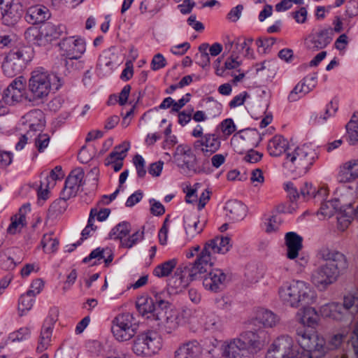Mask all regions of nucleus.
I'll return each instance as SVG.
<instances>
[{"instance_id": "nucleus-49", "label": "nucleus", "mask_w": 358, "mask_h": 358, "mask_svg": "<svg viewBox=\"0 0 358 358\" xmlns=\"http://www.w3.org/2000/svg\"><path fill=\"white\" fill-rule=\"evenodd\" d=\"M208 43H203L199 46V52L195 56V62L196 64L206 69L210 64V59L208 52Z\"/></svg>"}, {"instance_id": "nucleus-32", "label": "nucleus", "mask_w": 358, "mask_h": 358, "mask_svg": "<svg viewBox=\"0 0 358 358\" xmlns=\"http://www.w3.org/2000/svg\"><path fill=\"white\" fill-rule=\"evenodd\" d=\"M226 161V156L222 154H215L210 159L212 167L208 159H206L202 164L194 169L196 173L209 175L213 172V169H219Z\"/></svg>"}, {"instance_id": "nucleus-58", "label": "nucleus", "mask_w": 358, "mask_h": 358, "mask_svg": "<svg viewBox=\"0 0 358 358\" xmlns=\"http://www.w3.org/2000/svg\"><path fill=\"white\" fill-rule=\"evenodd\" d=\"M26 224V217H24V214H21L19 218H17V215L15 216V219L12 218V222L9 225L7 231L10 234H15L17 231V228L18 226L21 225V227H24Z\"/></svg>"}, {"instance_id": "nucleus-48", "label": "nucleus", "mask_w": 358, "mask_h": 358, "mask_svg": "<svg viewBox=\"0 0 358 358\" xmlns=\"http://www.w3.org/2000/svg\"><path fill=\"white\" fill-rule=\"evenodd\" d=\"M69 199L70 198H66L64 195L61 194V196L53 201L49 207L48 212V216L56 217L63 213L67 208L66 201Z\"/></svg>"}, {"instance_id": "nucleus-3", "label": "nucleus", "mask_w": 358, "mask_h": 358, "mask_svg": "<svg viewBox=\"0 0 358 358\" xmlns=\"http://www.w3.org/2000/svg\"><path fill=\"white\" fill-rule=\"evenodd\" d=\"M319 255L325 263L313 271L311 281L319 290L324 291L337 281L347 269L348 263L345 255L334 248L323 247L320 250Z\"/></svg>"}, {"instance_id": "nucleus-29", "label": "nucleus", "mask_w": 358, "mask_h": 358, "mask_svg": "<svg viewBox=\"0 0 358 358\" xmlns=\"http://www.w3.org/2000/svg\"><path fill=\"white\" fill-rule=\"evenodd\" d=\"M358 178V159L345 162L340 169L338 180L340 182H349Z\"/></svg>"}, {"instance_id": "nucleus-33", "label": "nucleus", "mask_w": 358, "mask_h": 358, "mask_svg": "<svg viewBox=\"0 0 358 358\" xmlns=\"http://www.w3.org/2000/svg\"><path fill=\"white\" fill-rule=\"evenodd\" d=\"M48 10L38 5L31 6L27 10L25 20L30 24L43 23L48 17Z\"/></svg>"}, {"instance_id": "nucleus-25", "label": "nucleus", "mask_w": 358, "mask_h": 358, "mask_svg": "<svg viewBox=\"0 0 358 358\" xmlns=\"http://www.w3.org/2000/svg\"><path fill=\"white\" fill-rule=\"evenodd\" d=\"M183 227L187 238L192 239L197 234L202 232L205 222H201L197 215L189 213L183 216Z\"/></svg>"}, {"instance_id": "nucleus-51", "label": "nucleus", "mask_w": 358, "mask_h": 358, "mask_svg": "<svg viewBox=\"0 0 358 358\" xmlns=\"http://www.w3.org/2000/svg\"><path fill=\"white\" fill-rule=\"evenodd\" d=\"M52 332V328L50 327H46L45 325L43 326L41 332L40 340L36 348L38 352H42L48 348L51 341Z\"/></svg>"}, {"instance_id": "nucleus-6", "label": "nucleus", "mask_w": 358, "mask_h": 358, "mask_svg": "<svg viewBox=\"0 0 358 358\" xmlns=\"http://www.w3.org/2000/svg\"><path fill=\"white\" fill-rule=\"evenodd\" d=\"M318 157L315 146L304 143L288 150L285 165L298 176L306 174Z\"/></svg>"}, {"instance_id": "nucleus-45", "label": "nucleus", "mask_w": 358, "mask_h": 358, "mask_svg": "<svg viewBox=\"0 0 358 358\" xmlns=\"http://www.w3.org/2000/svg\"><path fill=\"white\" fill-rule=\"evenodd\" d=\"M204 107L207 117L209 119L220 116L222 112V105L211 96L206 99Z\"/></svg>"}, {"instance_id": "nucleus-46", "label": "nucleus", "mask_w": 358, "mask_h": 358, "mask_svg": "<svg viewBox=\"0 0 358 358\" xmlns=\"http://www.w3.org/2000/svg\"><path fill=\"white\" fill-rule=\"evenodd\" d=\"M131 90V85H126L122 88L119 95L113 94L109 96L107 104L108 106H113L116 103H119L120 106H124L127 103Z\"/></svg>"}, {"instance_id": "nucleus-10", "label": "nucleus", "mask_w": 358, "mask_h": 358, "mask_svg": "<svg viewBox=\"0 0 358 358\" xmlns=\"http://www.w3.org/2000/svg\"><path fill=\"white\" fill-rule=\"evenodd\" d=\"M133 320V314L129 313L118 315L114 318L111 331L117 341H129L134 336Z\"/></svg>"}, {"instance_id": "nucleus-63", "label": "nucleus", "mask_w": 358, "mask_h": 358, "mask_svg": "<svg viewBox=\"0 0 358 358\" xmlns=\"http://www.w3.org/2000/svg\"><path fill=\"white\" fill-rule=\"evenodd\" d=\"M243 10V6L238 4L236 6L232 8L227 15V18L233 22H236L239 20L241 16L242 11Z\"/></svg>"}, {"instance_id": "nucleus-13", "label": "nucleus", "mask_w": 358, "mask_h": 358, "mask_svg": "<svg viewBox=\"0 0 358 358\" xmlns=\"http://www.w3.org/2000/svg\"><path fill=\"white\" fill-rule=\"evenodd\" d=\"M221 141L215 134H206L194 143V151L198 155L210 157L220 148Z\"/></svg>"}, {"instance_id": "nucleus-4", "label": "nucleus", "mask_w": 358, "mask_h": 358, "mask_svg": "<svg viewBox=\"0 0 358 358\" xmlns=\"http://www.w3.org/2000/svg\"><path fill=\"white\" fill-rule=\"evenodd\" d=\"M62 85V83L57 74L49 73L43 69L34 70L29 80V92L25 99L30 102L43 100L51 90L57 91Z\"/></svg>"}, {"instance_id": "nucleus-18", "label": "nucleus", "mask_w": 358, "mask_h": 358, "mask_svg": "<svg viewBox=\"0 0 358 358\" xmlns=\"http://www.w3.org/2000/svg\"><path fill=\"white\" fill-rule=\"evenodd\" d=\"M84 175V171L80 167L71 171L65 180L64 187L61 194L64 195L66 198L76 196L79 187L84 185V182H83Z\"/></svg>"}, {"instance_id": "nucleus-21", "label": "nucleus", "mask_w": 358, "mask_h": 358, "mask_svg": "<svg viewBox=\"0 0 358 358\" xmlns=\"http://www.w3.org/2000/svg\"><path fill=\"white\" fill-rule=\"evenodd\" d=\"M26 6L22 0L17 3H14L13 0H6L3 8V24L7 26L15 25L21 19L24 13V6Z\"/></svg>"}, {"instance_id": "nucleus-17", "label": "nucleus", "mask_w": 358, "mask_h": 358, "mask_svg": "<svg viewBox=\"0 0 358 358\" xmlns=\"http://www.w3.org/2000/svg\"><path fill=\"white\" fill-rule=\"evenodd\" d=\"M220 350L224 358H252L238 337L222 341Z\"/></svg>"}, {"instance_id": "nucleus-23", "label": "nucleus", "mask_w": 358, "mask_h": 358, "mask_svg": "<svg viewBox=\"0 0 358 358\" xmlns=\"http://www.w3.org/2000/svg\"><path fill=\"white\" fill-rule=\"evenodd\" d=\"M185 314L190 316V322H197L198 324L204 326V328L208 330H217L219 329L218 318L215 315H211L206 317V321H204V313L202 309H188L185 310Z\"/></svg>"}, {"instance_id": "nucleus-59", "label": "nucleus", "mask_w": 358, "mask_h": 358, "mask_svg": "<svg viewBox=\"0 0 358 358\" xmlns=\"http://www.w3.org/2000/svg\"><path fill=\"white\" fill-rule=\"evenodd\" d=\"M145 164L144 158L141 155L136 154V171L138 178H143L146 175L147 170Z\"/></svg>"}, {"instance_id": "nucleus-39", "label": "nucleus", "mask_w": 358, "mask_h": 358, "mask_svg": "<svg viewBox=\"0 0 358 358\" xmlns=\"http://www.w3.org/2000/svg\"><path fill=\"white\" fill-rule=\"evenodd\" d=\"M178 260L176 258L164 262L153 269L152 274L157 278L168 277L176 268Z\"/></svg>"}, {"instance_id": "nucleus-57", "label": "nucleus", "mask_w": 358, "mask_h": 358, "mask_svg": "<svg viewBox=\"0 0 358 358\" xmlns=\"http://www.w3.org/2000/svg\"><path fill=\"white\" fill-rule=\"evenodd\" d=\"M50 136L48 134H39L35 138V146L39 152H43L50 143Z\"/></svg>"}, {"instance_id": "nucleus-1", "label": "nucleus", "mask_w": 358, "mask_h": 358, "mask_svg": "<svg viewBox=\"0 0 358 358\" xmlns=\"http://www.w3.org/2000/svg\"><path fill=\"white\" fill-rule=\"evenodd\" d=\"M296 318L300 326L296 328V338L300 347L294 344L292 337L280 336L269 346L265 358H320L328 350L338 348L346 336L343 333L334 334L327 345L324 338L316 331L320 318L314 308L303 307L298 311Z\"/></svg>"}, {"instance_id": "nucleus-8", "label": "nucleus", "mask_w": 358, "mask_h": 358, "mask_svg": "<svg viewBox=\"0 0 358 358\" xmlns=\"http://www.w3.org/2000/svg\"><path fill=\"white\" fill-rule=\"evenodd\" d=\"M162 346V338L157 332H143L136 338V355L151 356L157 353Z\"/></svg>"}, {"instance_id": "nucleus-54", "label": "nucleus", "mask_w": 358, "mask_h": 358, "mask_svg": "<svg viewBox=\"0 0 358 358\" xmlns=\"http://www.w3.org/2000/svg\"><path fill=\"white\" fill-rule=\"evenodd\" d=\"M34 299L27 295L22 294L19 299L18 311L20 316H22L25 312L29 311L33 306Z\"/></svg>"}, {"instance_id": "nucleus-34", "label": "nucleus", "mask_w": 358, "mask_h": 358, "mask_svg": "<svg viewBox=\"0 0 358 358\" xmlns=\"http://www.w3.org/2000/svg\"><path fill=\"white\" fill-rule=\"evenodd\" d=\"M41 27L44 42H51L52 40L58 38L66 30L64 25H56L50 22H44Z\"/></svg>"}, {"instance_id": "nucleus-2", "label": "nucleus", "mask_w": 358, "mask_h": 358, "mask_svg": "<svg viewBox=\"0 0 358 358\" xmlns=\"http://www.w3.org/2000/svg\"><path fill=\"white\" fill-rule=\"evenodd\" d=\"M231 246V239L227 236H216L208 241L194 263H183L176 268L174 275L169 280V288L176 293L182 292L192 281L197 279L198 275L211 267L213 262L210 251L224 255Z\"/></svg>"}, {"instance_id": "nucleus-7", "label": "nucleus", "mask_w": 358, "mask_h": 358, "mask_svg": "<svg viewBox=\"0 0 358 358\" xmlns=\"http://www.w3.org/2000/svg\"><path fill=\"white\" fill-rule=\"evenodd\" d=\"M33 50L29 46L20 45L10 50L7 54L2 68L5 75L14 77L20 73L32 58Z\"/></svg>"}, {"instance_id": "nucleus-55", "label": "nucleus", "mask_w": 358, "mask_h": 358, "mask_svg": "<svg viewBox=\"0 0 358 358\" xmlns=\"http://www.w3.org/2000/svg\"><path fill=\"white\" fill-rule=\"evenodd\" d=\"M139 10L141 13L145 15L147 18L152 17L159 11L155 6H150L148 0H144L141 3Z\"/></svg>"}, {"instance_id": "nucleus-27", "label": "nucleus", "mask_w": 358, "mask_h": 358, "mask_svg": "<svg viewBox=\"0 0 358 358\" xmlns=\"http://www.w3.org/2000/svg\"><path fill=\"white\" fill-rule=\"evenodd\" d=\"M320 312L322 317L337 321L343 320L348 317L345 308L338 302H331L322 306Z\"/></svg>"}, {"instance_id": "nucleus-5", "label": "nucleus", "mask_w": 358, "mask_h": 358, "mask_svg": "<svg viewBox=\"0 0 358 358\" xmlns=\"http://www.w3.org/2000/svg\"><path fill=\"white\" fill-rule=\"evenodd\" d=\"M279 296L285 305L295 308L303 304H310L316 299L315 292L310 285L302 280L284 283L279 289Z\"/></svg>"}, {"instance_id": "nucleus-19", "label": "nucleus", "mask_w": 358, "mask_h": 358, "mask_svg": "<svg viewBox=\"0 0 358 358\" xmlns=\"http://www.w3.org/2000/svg\"><path fill=\"white\" fill-rule=\"evenodd\" d=\"M178 166L194 171L195 155L191 147L187 144L178 145L173 154Z\"/></svg>"}, {"instance_id": "nucleus-14", "label": "nucleus", "mask_w": 358, "mask_h": 358, "mask_svg": "<svg viewBox=\"0 0 358 358\" xmlns=\"http://www.w3.org/2000/svg\"><path fill=\"white\" fill-rule=\"evenodd\" d=\"M154 321L161 331L171 334L178 327V314L175 310L162 309L157 312Z\"/></svg>"}, {"instance_id": "nucleus-42", "label": "nucleus", "mask_w": 358, "mask_h": 358, "mask_svg": "<svg viewBox=\"0 0 358 358\" xmlns=\"http://www.w3.org/2000/svg\"><path fill=\"white\" fill-rule=\"evenodd\" d=\"M346 139L350 145L358 143V116L354 114L346 125Z\"/></svg>"}, {"instance_id": "nucleus-28", "label": "nucleus", "mask_w": 358, "mask_h": 358, "mask_svg": "<svg viewBox=\"0 0 358 358\" xmlns=\"http://www.w3.org/2000/svg\"><path fill=\"white\" fill-rule=\"evenodd\" d=\"M285 239L287 248V257L289 259H294L303 247V238L296 232L290 231L286 234Z\"/></svg>"}, {"instance_id": "nucleus-43", "label": "nucleus", "mask_w": 358, "mask_h": 358, "mask_svg": "<svg viewBox=\"0 0 358 358\" xmlns=\"http://www.w3.org/2000/svg\"><path fill=\"white\" fill-rule=\"evenodd\" d=\"M338 109L336 103L330 101L327 106L324 114H313L311 116V120L315 124H322L326 122L327 119L334 115Z\"/></svg>"}, {"instance_id": "nucleus-31", "label": "nucleus", "mask_w": 358, "mask_h": 358, "mask_svg": "<svg viewBox=\"0 0 358 358\" xmlns=\"http://www.w3.org/2000/svg\"><path fill=\"white\" fill-rule=\"evenodd\" d=\"M225 209L229 218L237 222L242 220L246 215V206L237 200H231L226 203Z\"/></svg>"}, {"instance_id": "nucleus-15", "label": "nucleus", "mask_w": 358, "mask_h": 358, "mask_svg": "<svg viewBox=\"0 0 358 358\" xmlns=\"http://www.w3.org/2000/svg\"><path fill=\"white\" fill-rule=\"evenodd\" d=\"M264 335V331H245L239 335L238 338L245 349L253 356L264 347L266 341L263 337Z\"/></svg>"}, {"instance_id": "nucleus-61", "label": "nucleus", "mask_w": 358, "mask_h": 358, "mask_svg": "<svg viewBox=\"0 0 358 358\" xmlns=\"http://www.w3.org/2000/svg\"><path fill=\"white\" fill-rule=\"evenodd\" d=\"M166 59L160 53L155 55L153 57L151 62L152 69L153 71L159 70L164 68L166 66Z\"/></svg>"}, {"instance_id": "nucleus-30", "label": "nucleus", "mask_w": 358, "mask_h": 358, "mask_svg": "<svg viewBox=\"0 0 358 358\" xmlns=\"http://www.w3.org/2000/svg\"><path fill=\"white\" fill-rule=\"evenodd\" d=\"M291 148L289 147L288 141L282 136L275 135L268 143L267 150L270 155L279 157L287 152Z\"/></svg>"}, {"instance_id": "nucleus-38", "label": "nucleus", "mask_w": 358, "mask_h": 358, "mask_svg": "<svg viewBox=\"0 0 358 358\" xmlns=\"http://www.w3.org/2000/svg\"><path fill=\"white\" fill-rule=\"evenodd\" d=\"M282 221L280 214L265 215L262 220V227L266 233L272 234L279 229Z\"/></svg>"}, {"instance_id": "nucleus-53", "label": "nucleus", "mask_w": 358, "mask_h": 358, "mask_svg": "<svg viewBox=\"0 0 358 358\" xmlns=\"http://www.w3.org/2000/svg\"><path fill=\"white\" fill-rule=\"evenodd\" d=\"M41 245L44 249L48 248V252H55L58 248L59 241L57 238H53L51 234H44L41 241Z\"/></svg>"}, {"instance_id": "nucleus-60", "label": "nucleus", "mask_w": 358, "mask_h": 358, "mask_svg": "<svg viewBox=\"0 0 358 358\" xmlns=\"http://www.w3.org/2000/svg\"><path fill=\"white\" fill-rule=\"evenodd\" d=\"M29 334V329L27 327L20 328L19 330L10 334L8 339L12 342L21 341L26 335Z\"/></svg>"}, {"instance_id": "nucleus-37", "label": "nucleus", "mask_w": 358, "mask_h": 358, "mask_svg": "<svg viewBox=\"0 0 358 358\" xmlns=\"http://www.w3.org/2000/svg\"><path fill=\"white\" fill-rule=\"evenodd\" d=\"M27 93L15 90L13 86H8L2 94V101L4 103L13 106L25 99Z\"/></svg>"}, {"instance_id": "nucleus-64", "label": "nucleus", "mask_w": 358, "mask_h": 358, "mask_svg": "<svg viewBox=\"0 0 358 358\" xmlns=\"http://www.w3.org/2000/svg\"><path fill=\"white\" fill-rule=\"evenodd\" d=\"M221 129L227 135H231L236 131V125L231 118L224 120L221 122Z\"/></svg>"}, {"instance_id": "nucleus-12", "label": "nucleus", "mask_w": 358, "mask_h": 358, "mask_svg": "<svg viewBox=\"0 0 358 358\" xmlns=\"http://www.w3.org/2000/svg\"><path fill=\"white\" fill-rule=\"evenodd\" d=\"M333 40L331 27L320 29L313 31L306 39V44L309 50L317 51L325 48Z\"/></svg>"}, {"instance_id": "nucleus-26", "label": "nucleus", "mask_w": 358, "mask_h": 358, "mask_svg": "<svg viewBox=\"0 0 358 358\" xmlns=\"http://www.w3.org/2000/svg\"><path fill=\"white\" fill-rule=\"evenodd\" d=\"M202 348L196 341H192L180 345L175 352L176 358H200Z\"/></svg>"}, {"instance_id": "nucleus-40", "label": "nucleus", "mask_w": 358, "mask_h": 358, "mask_svg": "<svg viewBox=\"0 0 358 358\" xmlns=\"http://www.w3.org/2000/svg\"><path fill=\"white\" fill-rule=\"evenodd\" d=\"M342 306L347 316L348 314L355 316L358 313V291L345 295Z\"/></svg>"}, {"instance_id": "nucleus-11", "label": "nucleus", "mask_w": 358, "mask_h": 358, "mask_svg": "<svg viewBox=\"0 0 358 358\" xmlns=\"http://www.w3.org/2000/svg\"><path fill=\"white\" fill-rule=\"evenodd\" d=\"M348 194H342L339 198H334L330 200H327L328 194L323 199L319 197L317 200L321 201V206L317 212V215L320 219L329 218L333 216L335 213H338L341 210L347 206V209L350 210V202H346L345 198L348 196V191H346Z\"/></svg>"}, {"instance_id": "nucleus-24", "label": "nucleus", "mask_w": 358, "mask_h": 358, "mask_svg": "<svg viewBox=\"0 0 358 358\" xmlns=\"http://www.w3.org/2000/svg\"><path fill=\"white\" fill-rule=\"evenodd\" d=\"M136 309L143 318L150 321H154L157 312L159 310L156 308L153 299L148 296L137 298Z\"/></svg>"}, {"instance_id": "nucleus-50", "label": "nucleus", "mask_w": 358, "mask_h": 358, "mask_svg": "<svg viewBox=\"0 0 358 358\" xmlns=\"http://www.w3.org/2000/svg\"><path fill=\"white\" fill-rule=\"evenodd\" d=\"M24 37L29 43L38 45H44L41 26L39 27L33 26L27 29L24 32Z\"/></svg>"}, {"instance_id": "nucleus-56", "label": "nucleus", "mask_w": 358, "mask_h": 358, "mask_svg": "<svg viewBox=\"0 0 358 358\" xmlns=\"http://www.w3.org/2000/svg\"><path fill=\"white\" fill-rule=\"evenodd\" d=\"M275 38L273 37L258 38L256 41V45L259 52H266V51L271 48L275 43Z\"/></svg>"}, {"instance_id": "nucleus-16", "label": "nucleus", "mask_w": 358, "mask_h": 358, "mask_svg": "<svg viewBox=\"0 0 358 358\" xmlns=\"http://www.w3.org/2000/svg\"><path fill=\"white\" fill-rule=\"evenodd\" d=\"M59 46L64 52L63 55L70 60L80 59L86 50L85 42L81 38H64Z\"/></svg>"}, {"instance_id": "nucleus-35", "label": "nucleus", "mask_w": 358, "mask_h": 358, "mask_svg": "<svg viewBox=\"0 0 358 358\" xmlns=\"http://www.w3.org/2000/svg\"><path fill=\"white\" fill-rule=\"evenodd\" d=\"M255 319L264 327L271 328L275 326L279 321V317L277 315L269 310L262 308L257 309Z\"/></svg>"}, {"instance_id": "nucleus-36", "label": "nucleus", "mask_w": 358, "mask_h": 358, "mask_svg": "<svg viewBox=\"0 0 358 358\" xmlns=\"http://www.w3.org/2000/svg\"><path fill=\"white\" fill-rule=\"evenodd\" d=\"M300 195L306 200L310 198L317 199L319 197L323 199L327 195V188L322 187L317 190L311 182H306L300 188Z\"/></svg>"}, {"instance_id": "nucleus-52", "label": "nucleus", "mask_w": 358, "mask_h": 358, "mask_svg": "<svg viewBox=\"0 0 358 358\" xmlns=\"http://www.w3.org/2000/svg\"><path fill=\"white\" fill-rule=\"evenodd\" d=\"M240 137L252 146H257L260 137L257 129H247L240 131Z\"/></svg>"}, {"instance_id": "nucleus-22", "label": "nucleus", "mask_w": 358, "mask_h": 358, "mask_svg": "<svg viewBox=\"0 0 358 358\" xmlns=\"http://www.w3.org/2000/svg\"><path fill=\"white\" fill-rule=\"evenodd\" d=\"M317 76H307L302 79L288 95V101L294 102L312 91L317 85Z\"/></svg>"}, {"instance_id": "nucleus-9", "label": "nucleus", "mask_w": 358, "mask_h": 358, "mask_svg": "<svg viewBox=\"0 0 358 358\" xmlns=\"http://www.w3.org/2000/svg\"><path fill=\"white\" fill-rule=\"evenodd\" d=\"M212 255L213 262L214 264L215 257L213 255L216 253L210 251ZM212 265L211 266H213ZM201 278L203 280V285L206 290L213 292H218L222 291L227 286L228 282L227 274L220 268H212L210 267L208 271L201 275H198L197 278Z\"/></svg>"}, {"instance_id": "nucleus-20", "label": "nucleus", "mask_w": 358, "mask_h": 358, "mask_svg": "<svg viewBox=\"0 0 358 358\" xmlns=\"http://www.w3.org/2000/svg\"><path fill=\"white\" fill-rule=\"evenodd\" d=\"M131 225L127 222H122L117 224L110 232V238L120 241L121 246L131 248L134 245V234L130 235Z\"/></svg>"}, {"instance_id": "nucleus-41", "label": "nucleus", "mask_w": 358, "mask_h": 358, "mask_svg": "<svg viewBox=\"0 0 358 358\" xmlns=\"http://www.w3.org/2000/svg\"><path fill=\"white\" fill-rule=\"evenodd\" d=\"M129 150V143H124L115 147L113 151L105 159V165L109 166L118 161H122L126 157V152Z\"/></svg>"}, {"instance_id": "nucleus-62", "label": "nucleus", "mask_w": 358, "mask_h": 358, "mask_svg": "<svg viewBox=\"0 0 358 358\" xmlns=\"http://www.w3.org/2000/svg\"><path fill=\"white\" fill-rule=\"evenodd\" d=\"M308 12L305 7H300L297 10L292 13V17L298 24H303L307 20Z\"/></svg>"}, {"instance_id": "nucleus-44", "label": "nucleus", "mask_w": 358, "mask_h": 358, "mask_svg": "<svg viewBox=\"0 0 358 358\" xmlns=\"http://www.w3.org/2000/svg\"><path fill=\"white\" fill-rule=\"evenodd\" d=\"M350 200L349 202H350V210L347 209V206L343 208V210H341L338 212V216L337 217L338 220V228L344 231L345 229L348 227L350 224L351 223V221L354 219V217L352 215V194H350Z\"/></svg>"}, {"instance_id": "nucleus-47", "label": "nucleus", "mask_w": 358, "mask_h": 358, "mask_svg": "<svg viewBox=\"0 0 358 358\" xmlns=\"http://www.w3.org/2000/svg\"><path fill=\"white\" fill-rule=\"evenodd\" d=\"M152 294H153L155 303L157 305V308L159 310L162 309H169V299L170 298L171 293L169 289H163L160 291H157L156 289L152 290Z\"/></svg>"}]
</instances>
